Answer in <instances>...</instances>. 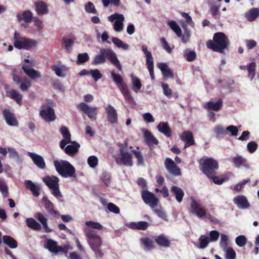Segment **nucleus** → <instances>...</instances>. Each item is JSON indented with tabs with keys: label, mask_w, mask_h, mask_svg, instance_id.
<instances>
[{
	"label": "nucleus",
	"mask_w": 259,
	"mask_h": 259,
	"mask_svg": "<svg viewBox=\"0 0 259 259\" xmlns=\"http://www.w3.org/2000/svg\"><path fill=\"white\" fill-rule=\"evenodd\" d=\"M34 217L42 224L46 232L50 233L52 231V230L48 226L47 219L42 213L38 212L36 213Z\"/></svg>",
	"instance_id": "a878e982"
},
{
	"label": "nucleus",
	"mask_w": 259,
	"mask_h": 259,
	"mask_svg": "<svg viewBox=\"0 0 259 259\" xmlns=\"http://www.w3.org/2000/svg\"><path fill=\"white\" fill-rule=\"evenodd\" d=\"M121 158H116L115 161L118 164H123L125 166H132L133 164L132 154L125 150L119 149Z\"/></svg>",
	"instance_id": "2eb2a0df"
},
{
	"label": "nucleus",
	"mask_w": 259,
	"mask_h": 259,
	"mask_svg": "<svg viewBox=\"0 0 259 259\" xmlns=\"http://www.w3.org/2000/svg\"><path fill=\"white\" fill-rule=\"evenodd\" d=\"M108 20L110 22L114 21V29L117 32H120L123 30V22L124 20L123 15L115 13L108 17Z\"/></svg>",
	"instance_id": "4468645a"
},
{
	"label": "nucleus",
	"mask_w": 259,
	"mask_h": 259,
	"mask_svg": "<svg viewBox=\"0 0 259 259\" xmlns=\"http://www.w3.org/2000/svg\"><path fill=\"white\" fill-rule=\"evenodd\" d=\"M85 225L88 227H91L92 229L102 230L103 228V226L99 223L93 221H87L85 223Z\"/></svg>",
	"instance_id": "052dcab7"
},
{
	"label": "nucleus",
	"mask_w": 259,
	"mask_h": 259,
	"mask_svg": "<svg viewBox=\"0 0 259 259\" xmlns=\"http://www.w3.org/2000/svg\"><path fill=\"white\" fill-rule=\"evenodd\" d=\"M19 84L20 85V89L22 91H27L29 88L30 87L31 83L29 79L25 78Z\"/></svg>",
	"instance_id": "09e8293b"
},
{
	"label": "nucleus",
	"mask_w": 259,
	"mask_h": 259,
	"mask_svg": "<svg viewBox=\"0 0 259 259\" xmlns=\"http://www.w3.org/2000/svg\"><path fill=\"white\" fill-rule=\"evenodd\" d=\"M58 246L57 242L52 239H48L47 241L46 248L52 252L58 253V250H57Z\"/></svg>",
	"instance_id": "a19ab883"
},
{
	"label": "nucleus",
	"mask_w": 259,
	"mask_h": 259,
	"mask_svg": "<svg viewBox=\"0 0 259 259\" xmlns=\"http://www.w3.org/2000/svg\"><path fill=\"white\" fill-rule=\"evenodd\" d=\"M77 108L83 113L86 114L92 120H95L97 119V108L90 107L84 102L79 103Z\"/></svg>",
	"instance_id": "ddd939ff"
},
{
	"label": "nucleus",
	"mask_w": 259,
	"mask_h": 259,
	"mask_svg": "<svg viewBox=\"0 0 259 259\" xmlns=\"http://www.w3.org/2000/svg\"><path fill=\"white\" fill-rule=\"evenodd\" d=\"M181 139L186 142L184 146L185 148L195 144L193 134L191 131H184L181 136Z\"/></svg>",
	"instance_id": "aec40b11"
},
{
	"label": "nucleus",
	"mask_w": 259,
	"mask_h": 259,
	"mask_svg": "<svg viewBox=\"0 0 259 259\" xmlns=\"http://www.w3.org/2000/svg\"><path fill=\"white\" fill-rule=\"evenodd\" d=\"M24 184L26 188L30 190L34 196L38 197L39 195V187L35 185L31 181L26 180L24 182Z\"/></svg>",
	"instance_id": "bb28decb"
},
{
	"label": "nucleus",
	"mask_w": 259,
	"mask_h": 259,
	"mask_svg": "<svg viewBox=\"0 0 259 259\" xmlns=\"http://www.w3.org/2000/svg\"><path fill=\"white\" fill-rule=\"evenodd\" d=\"M9 97L15 100L16 103L21 105L22 104V95L14 89L11 90L9 92Z\"/></svg>",
	"instance_id": "58836bf2"
},
{
	"label": "nucleus",
	"mask_w": 259,
	"mask_h": 259,
	"mask_svg": "<svg viewBox=\"0 0 259 259\" xmlns=\"http://www.w3.org/2000/svg\"><path fill=\"white\" fill-rule=\"evenodd\" d=\"M111 74L113 80L117 84V87L125 100L129 103L133 102L134 99L128 89L127 85L123 82L122 76L119 74H116L114 70L111 72Z\"/></svg>",
	"instance_id": "423d86ee"
},
{
	"label": "nucleus",
	"mask_w": 259,
	"mask_h": 259,
	"mask_svg": "<svg viewBox=\"0 0 259 259\" xmlns=\"http://www.w3.org/2000/svg\"><path fill=\"white\" fill-rule=\"evenodd\" d=\"M32 20L33 21L34 25L37 27V30L38 31L41 30L44 26L42 21L37 17H34Z\"/></svg>",
	"instance_id": "774afa93"
},
{
	"label": "nucleus",
	"mask_w": 259,
	"mask_h": 259,
	"mask_svg": "<svg viewBox=\"0 0 259 259\" xmlns=\"http://www.w3.org/2000/svg\"><path fill=\"white\" fill-rule=\"evenodd\" d=\"M62 42L65 45V48L68 51L72 49V47L74 42V38H67L63 37L62 39Z\"/></svg>",
	"instance_id": "49530a36"
},
{
	"label": "nucleus",
	"mask_w": 259,
	"mask_h": 259,
	"mask_svg": "<svg viewBox=\"0 0 259 259\" xmlns=\"http://www.w3.org/2000/svg\"><path fill=\"white\" fill-rule=\"evenodd\" d=\"M22 68L25 74L32 79L40 77V72L29 67L28 65H23Z\"/></svg>",
	"instance_id": "412c9836"
},
{
	"label": "nucleus",
	"mask_w": 259,
	"mask_h": 259,
	"mask_svg": "<svg viewBox=\"0 0 259 259\" xmlns=\"http://www.w3.org/2000/svg\"><path fill=\"white\" fill-rule=\"evenodd\" d=\"M214 132L216 134L217 137L226 134L225 129L221 125L217 126L214 129Z\"/></svg>",
	"instance_id": "69168bd1"
},
{
	"label": "nucleus",
	"mask_w": 259,
	"mask_h": 259,
	"mask_svg": "<svg viewBox=\"0 0 259 259\" xmlns=\"http://www.w3.org/2000/svg\"><path fill=\"white\" fill-rule=\"evenodd\" d=\"M168 24L178 37L182 36V30L178 24L174 21H169Z\"/></svg>",
	"instance_id": "c03bdc74"
},
{
	"label": "nucleus",
	"mask_w": 259,
	"mask_h": 259,
	"mask_svg": "<svg viewBox=\"0 0 259 259\" xmlns=\"http://www.w3.org/2000/svg\"><path fill=\"white\" fill-rule=\"evenodd\" d=\"M232 161L237 167H240L241 166L247 168L249 167V164L247 163L246 159L241 156L237 155L232 158Z\"/></svg>",
	"instance_id": "c85d7f7f"
},
{
	"label": "nucleus",
	"mask_w": 259,
	"mask_h": 259,
	"mask_svg": "<svg viewBox=\"0 0 259 259\" xmlns=\"http://www.w3.org/2000/svg\"><path fill=\"white\" fill-rule=\"evenodd\" d=\"M84 233L88 238V242L92 249L101 247L102 244L101 238L96 231L87 228L84 230Z\"/></svg>",
	"instance_id": "6e6552de"
},
{
	"label": "nucleus",
	"mask_w": 259,
	"mask_h": 259,
	"mask_svg": "<svg viewBox=\"0 0 259 259\" xmlns=\"http://www.w3.org/2000/svg\"><path fill=\"white\" fill-rule=\"evenodd\" d=\"M132 152L135 155V157L137 158L138 164L139 165H144V158L141 152L139 151H137L136 150H132Z\"/></svg>",
	"instance_id": "8fccbe9b"
},
{
	"label": "nucleus",
	"mask_w": 259,
	"mask_h": 259,
	"mask_svg": "<svg viewBox=\"0 0 259 259\" xmlns=\"http://www.w3.org/2000/svg\"><path fill=\"white\" fill-rule=\"evenodd\" d=\"M106 112L108 121L112 123L117 122V114L115 108L111 105H108L106 108Z\"/></svg>",
	"instance_id": "6ab92c4d"
},
{
	"label": "nucleus",
	"mask_w": 259,
	"mask_h": 259,
	"mask_svg": "<svg viewBox=\"0 0 259 259\" xmlns=\"http://www.w3.org/2000/svg\"><path fill=\"white\" fill-rule=\"evenodd\" d=\"M223 250L226 251V257L227 259H235L236 258V252L232 248L228 247Z\"/></svg>",
	"instance_id": "864d4df0"
},
{
	"label": "nucleus",
	"mask_w": 259,
	"mask_h": 259,
	"mask_svg": "<svg viewBox=\"0 0 259 259\" xmlns=\"http://www.w3.org/2000/svg\"><path fill=\"white\" fill-rule=\"evenodd\" d=\"M160 42L162 48L166 51L168 53H171L172 51L171 48L168 45V42L166 40L165 38L162 37L160 38Z\"/></svg>",
	"instance_id": "338daca9"
},
{
	"label": "nucleus",
	"mask_w": 259,
	"mask_h": 259,
	"mask_svg": "<svg viewBox=\"0 0 259 259\" xmlns=\"http://www.w3.org/2000/svg\"><path fill=\"white\" fill-rule=\"evenodd\" d=\"M161 86L163 90L164 94L167 97L170 98L172 96L171 90L169 88L167 83H162Z\"/></svg>",
	"instance_id": "0e129e2a"
},
{
	"label": "nucleus",
	"mask_w": 259,
	"mask_h": 259,
	"mask_svg": "<svg viewBox=\"0 0 259 259\" xmlns=\"http://www.w3.org/2000/svg\"><path fill=\"white\" fill-rule=\"evenodd\" d=\"M247 150L250 153H254L257 149V144L254 141L249 142L247 145Z\"/></svg>",
	"instance_id": "680f3d73"
},
{
	"label": "nucleus",
	"mask_w": 259,
	"mask_h": 259,
	"mask_svg": "<svg viewBox=\"0 0 259 259\" xmlns=\"http://www.w3.org/2000/svg\"><path fill=\"white\" fill-rule=\"evenodd\" d=\"M189 211L196 214L198 218H203L206 214V210L202 205L196 201L194 198H191V202Z\"/></svg>",
	"instance_id": "f8f14e48"
},
{
	"label": "nucleus",
	"mask_w": 259,
	"mask_h": 259,
	"mask_svg": "<svg viewBox=\"0 0 259 259\" xmlns=\"http://www.w3.org/2000/svg\"><path fill=\"white\" fill-rule=\"evenodd\" d=\"M0 191L4 198L9 197L8 187L3 179H0Z\"/></svg>",
	"instance_id": "37998d69"
},
{
	"label": "nucleus",
	"mask_w": 259,
	"mask_h": 259,
	"mask_svg": "<svg viewBox=\"0 0 259 259\" xmlns=\"http://www.w3.org/2000/svg\"><path fill=\"white\" fill-rule=\"evenodd\" d=\"M209 11L215 19L218 18L217 16L219 14V7L218 6L213 4H211Z\"/></svg>",
	"instance_id": "13d9d810"
},
{
	"label": "nucleus",
	"mask_w": 259,
	"mask_h": 259,
	"mask_svg": "<svg viewBox=\"0 0 259 259\" xmlns=\"http://www.w3.org/2000/svg\"><path fill=\"white\" fill-rule=\"evenodd\" d=\"M234 203L241 208H248L250 205L246 198L243 195H239L234 199Z\"/></svg>",
	"instance_id": "b1692460"
},
{
	"label": "nucleus",
	"mask_w": 259,
	"mask_h": 259,
	"mask_svg": "<svg viewBox=\"0 0 259 259\" xmlns=\"http://www.w3.org/2000/svg\"><path fill=\"white\" fill-rule=\"evenodd\" d=\"M98 158L95 156H91L88 158V163L90 167L94 168L98 164Z\"/></svg>",
	"instance_id": "e2e57ef3"
},
{
	"label": "nucleus",
	"mask_w": 259,
	"mask_h": 259,
	"mask_svg": "<svg viewBox=\"0 0 259 259\" xmlns=\"http://www.w3.org/2000/svg\"><path fill=\"white\" fill-rule=\"evenodd\" d=\"M54 166L56 171L63 178H75V169L73 166L66 160H61L60 162L55 161Z\"/></svg>",
	"instance_id": "20e7f679"
},
{
	"label": "nucleus",
	"mask_w": 259,
	"mask_h": 259,
	"mask_svg": "<svg viewBox=\"0 0 259 259\" xmlns=\"http://www.w3.org/2000/svg\"><path fill=\"white\" fill-rule=\"evenodd\" d=\"M37 41L31 38L27 37H22L20 40H17L14 42V47L19 50L24 49L26 50H30L36 46Z\"/></svg>",
	"instance_id": "9d476101"
},
{
	"label": "nucleus",
	"mask_w": 259,
	"mask_h": 259,
	"mask_svg": "<svg viewBox=\"0 0 259 259\" xmlns=\"http://www.w3.org/2000/svg\"><path fill=\"white\" fill-rule=\"evenodd\" d=\"M141 241L144 245V249L146 250H150L153 248V241L148 237L142 238Z\"/></svg>",
	"instance_id": "79ce46f5"
},
{
	"label": "nucleus",
	"mask_w": 259,
	"mask_h": 259,
	"mask_svg": "<svg viewBox=\"0 0 259 259\" xmlns=\"http://www.w3.org/2000/svg\"><path fill=\"white\" fill-rule=\"evenodd\" d=\"M132 89L135 93H138L142 88V83L140 79L133 74L131 75Z\"/></svg>",
	"instance_id": "4c0bfd02"
},
{
	"label": "nucleus",
	"mask_w": 259,
	"mask_h": 259,
	"mask_svg": "<svg viewBox=\"0 0 259 259\" xmlns=\"http://www.w3.org/2000/svg\"><path fill=\"white\" fill-rule=\"evenodd\" d=\"M142 51L146 56V64L153 62V58L151 52L148 51L147 48L146 46H142Z\"/></svg>",
	"instance_id": "bf43d9fd"
},
{
	"label": "nucleus",
	"mask_w": 259,
	"mask_h": 259,
	"mask_svg": "<svg viewBox=\"0 0 259 259\" xmlns=\"http://www.w3.org/2000/svg\"><path fill=\"white\" fill-rule=\"evenodd\" d=\"M3 115L6 123L10 126H16L18 125V121L14 113L9 109H5L3 111Z\"/></svg>",
	"instance_id": "f3484780"
},
{
	"label": "nucleus",
	"mask_w": 259,
	"mask_h": 259,
	"mask_svg": "<svg viewBox=\"0 0 259 259\" xmlns=\"http://www.w3.org/2000/svg\"><path fill=\"white\" fill-rule=\"evenodd\" d=\"M222 104L223 101L221 99H220L215 103H214L213 102L211 101L207 102L204 106V107L209 110H212L214 111H218L221 109L222 106Z\"/></svg>",
	"instance_id": "2f4dec72"
},
{
	"label": "nucleus",
	"mask_w": 259,
	"mask_h": 259,
	"mask_svg": "<svg viewBox=\"0 0 259 259\" xmlns=\"http://www.w3.org/2000/svg\"><path fill=\"white\" fill-rule=\"evenodd\" d=\"M26 223L28 227L34 231H38L41 229V225L33 218L27 219L26 220Z\"/></svg>",
	"instance_id": "c9c22d12"
},
{
	"label": "nucleus",
	"mask_w": 259,
	"mask_h": 259,
	"mask_svg": "<svg viewBox=\"0 0 259 259\" xmlns=\"http://www.w3.org/2000/svg\"><path fill=\"white\" fill-rule=\"evenodd\" d=\"M4 244L11 248H16L18 246L17 241L10 236L4 235L2 237Z\"/></svg>",
	"instance_id": "7c9ffc66"
},
{
	"label": "nucleus",
	"mask_w": 259,
	"mask_h": 259,
	"mask_svg": "<svg viewBox=\"0 0 259 259\" xmlns=\"http://www.w3.org/2000/svg\"><path fill=\"white\" fill-rule=\"evenodd\" d=\"M28 155L31 157L35 165L38 168L40 169H45L46 168V163L41 156L32 152H29Z\"/></svg>",
	"instance_id": "a211bd4d"
},
{
	"label": "nucleus",
	"mask_w": 259,
	"mask_h": 259,
	"mask_svg": "<svg viewBox=\"0 0 259 259\" xmlns=\"http://www.w3.org/2000/svg\"><path fill=\"white\" fill-rule=\"evenodd\" d=\"M156 243L160 246L168 247L170 246V241L164 235H160L157 236L155 239Z\"/></svg>",
	"instance_id": "473e14b6"
},
{
	"label": "nucleus",
	"mask_w": 259,
	"mask_h": 259,
	"mask_svg": "<svg viewBox=\"0 0 259 259\" xmlns=\"http://www.w3.org/2000/svg\"><path fill=\"white\" fill-rule=\"evenodd\" d=\"M199 248H205L209 243V238L207 236L205 235H201L199 239Z\"/></svg>",
	"instance_id": "603ef678"
},
{
	"label": "nucleus",
	"mask_w": 259,
	"mask_h": 259,
	"mask_svg": "<svg viewBox=\"0 0 259 259\" xmlns=\"http://www.w3.org/2000/svg\"><path fill=\"white\" fill-rule=\"evenodd\" d=\"M112 41L117 47L121 48L125 50H127L129 48V46L127 44H124L121 40L117 37H113L112 38Z\"/></svg>",
	"instance_id": "a18cd8bd"
},
{
	"label": "nucleus",
	"mask_w": 259,
	"mask_h": 259,
	"mask_svg": "<svg viewBox=\"0 0 259 259\" xmlns=\"http://www.w3.org/2000/svg\"><path fill=\"white\" fill-rule=\"evenodd\" d=\"M32 13L29 11H24L21 14H18L17 18L19 22L24 21L26 23H30L33 18Z\"/></svg>",
	"instance_id": "4be33fe9"
},
{
	"label": "nucleus",
	"mask_w": 259,
	"mask_h": 259,
	"mask_svg": "<svg viewBox=\"0 0 259 259\" xmlns=\"http://www.w3.org/2000/svg\"><path fill=\"white\" fill-rule=\"evenodd\" d=\"M39 115L44 120L48 122L53 121L56 119V116L53 108L51 107L46 108L45 105L41 106Z\"/></svg>",
	"instance_id": "9b49d317"
},
{
	"label": "nucleus",
	"mask_w": 259,
	"mask_h": 259,
	"mask_svg": "<svg viewBox=\"0 0 259 259\" xmlns=\"http://www.w3.org/2000/svg\"><path fill=\"white\" fill-rule=\"evenodd\" d=\"M144 137L145 139V142L148 145H150L151 144L157 145L159 144L158 140L148 130H146L145 132Z\"/></svg>",
	"instance_id": "72a5a7b5"
},
{
	"label": "nucleus",
	"mask_w": 259,
	"mask_h": 259,
	"mask_svg": "<svg viewBox=\"0 0 259 259\" xmlns=\"http://www.w3.org/2000/svg\"><path fill=\"white\" fill-rule=\"evenodd\" d=\"M60 132L63 137L60 142V147L64 149L65 152L69 155H73L78 151L80 144L71 140V134L66 126H62Z\"/></svg>",
	"instance_id": "f257e3e1"
},
{
	"label": "nucleus",
	"mask_w": 259,
	"mask_h": 259,
	"mask_svg": "<svg viewBox=\"0 0 259 259\" xmlns=\"http://www.w3.org/2000/svg\"><path fill=\"white\" fill-rule=\"evenodd\" d=\"M229 175H230V173H228L220 176H216L215 175H213L211 177H209L208 178L211 180L214 184L217 185H221L224 182L229 180Z\"/></svg>",
	"instance_id": "c756f323"
},
{
	"label": "nucleus",
	"mask_w": 259,
	"mask_h": 259,
	"mask_svg": "<svg viewBox=\"0 0 259 259\" xmlns=\"http://www.w3.org/2000/svg\"><path fill=\"white\" fill-rule=\"evenodd\" d=\"M34 6L35 10L39 15H44L49 13L48 5L42 1L35 2Z\"/></svg>",
	"instance_id": "5701e85b"
},
{
	"label": "nucleus",
	"mask_w": 259,
	"mask_h": 259,
	"mask_svg": "<svg viewBox=\"0 0 259 259\" xmlns=\"http://www.w3.org/2000/svg\"><path fill=\"white\" fill-rule=\"evenodd\" d=\"M164 166L169 174L176 177L181 175L180 168L171 159L166 158L165 160Z\"/></svg>",
	"instance_id": "dca6fc26"
},
{
	"label": "nucleus",
	"mask_w": 259,
	"mask_h": 259,
	"mask_svg": "<svg viewBox=\"0 0 259 259\" xmlns=\"http://www.w3.org/2000/svg\"><path fill=\"white\" fill-rule=\"evenodd\" d=\"M52 69L54 71L56 74L59 77H64L65 76V72L67 69L65 66L61 65L59 66L58 65H54L52 67Z\"/></svg>",
	"instance_id": "ea45409f"
},
{
	"label": "nucleus",
	"mask_w": 259,
	"mask_h": 259,
	"mask_svg": "<svg viewBox=\"0 0 259 259\" xmlns=\"http://www.w3.org/2000/svg\"><path fill=\"white\" fill-rule=\"evenodd\" d=\"M158 130L163 134L166 137L169 138L171 136V130L168 125V122H160L157 125Z\"/></svg>",
	"instance_id": "393cba45"
},
{
	"label": "nucleus",
	"mask_w": 259,
	"mask_h": 259,
	"mask_svg": "<svg viewBox=\"0 0 259 259\" xmlns=\"http://www.w3.org/2000/svg\"><path fill=\"white\" fill-rule=\"evenodd\" d=\"M184 56L187 60L189 62L194 61L196 57V54L195 52L188 51L187 50L184 52Z\"/></svg>",
	"instance_id": "3c124183"
},
{
	"label": "nucleus",
	"mask_w": 259,
	"mask_h": 259,
	"mask_svg": "<svg viewBox=\"0 0 259 259\" xmlns=\"http://www.w3.org/2000/svg\"><path fill=\"white\" fill-rule=\"evenodd\" d=\"M200 168L207 177L216 175L219 169L218 162L212 158H207L200 162Z\"/></svg>",
	"instance_id": "39448f33"
},
{
	"label": "nucleus",
	"mask_w": 259,
	"mask_h": 259,
	"mask_svg": "<svg viewBox=\"0 0 259 259\" xmlns=\"http://www.w3.org/2000/svg\"><path fill=\"white\" fill-rule=\"evenodd\" d=\"M106 59L110 61L119 71H122L121 65L118 60L116 54L112 50L109 49H101L100 54L95 56L92 64L93 65L103 64L106 62Z\"/></svg>",
	"instance_id": "7ed1b4c3"
},
{
	"label": "nucleus",
	"mask_w": 259,
	"mask_h": 259,
	"mask_svg": "<svg viewBox=\"0 0 259 259\" xmlns=\"http://www.w3.org/2000/svg\"><path fill=\"white\" fill-rule=\"evenodd\" d=\"M228 236L225 234H222L221 235L220 246L223 249H225V248L228 247Z\"/></svg>",
	"instance_id": "6e6d98bb"
},
{
	"label": "nucleus",
	"mask_w": 259,
	"mask_h": 259,
	"mask_svg": "<svg viewBox=\"0 0 259 259\" xmlns=\"http://www.w3.org/2000/svg\"><path fill=\"white\" fill-rule=\"evenodd\" d=\"M89 56L87 53L78 54L77 55V64H83L89 61Z\"/></svg>",
	"instance_id": "de8ad7c7"
},
{
	"label": "nucleus",
	"mask_w": 259,
	"mask_h": 259,
	"mask_svg": "<svg viewBox=\"0 0 259 259\" xmlns=\"http://www.w3.org/2000/svg\"><path fill=\"white\" fill-rule=\"evenodd\" d=\"M235 242L239 247L244 246L247 243V239L244 235H240L236 238Z\"/></svg>",
	"instance_id": "5fc2aeb1"
},
{
	"label": "nucleus",
	"mask_w": 259,
	"mask_h": 259,
	"mask_svg": "<svg viewBox=\"0 0 259 259\" xmlns=\"http://www.w3.org/2000/svg\"><path fill=\"white\" fill-rule=\"evenodd\" d=\"M171 191L176 196L177 201L179 203L181 202L184 196V192L183 190L178 186H172Z\"/></svg>",
	"instance_id": "f704fd0d"
},
{
	"label": "nucleus",
	"mask_w": 259,
	"mask_h": 259,
	"mask_svg": "<svg viewBox=\"0 0 259 259\" xmlns=\"http://www.w3.org/2000/svg\"><path fill=\"white\" fill-rule=\"evenodd\" d=\"M43 182L52 190V194L58 199H60L63 196L59 190V179L55 176H46L42 179Z\"/></svg>",
	"instance_id": "0eeeda50"
},
{
	"label": "nucleus",
	"mask_w": 259,
	"mask_h": 259,
	"mask_svg": "<svg viewBox=\"0 0 259 259\" xmlns=\"http://www.w3.org/2000/svg\"><path fill=\"white\" fill-rule=\"evenodd\" d=\"M141 195L144 203L149 205L152 209H154L158 205L159 200L152 192L143 190L141 192Z\"/></svg>",
	"instance_id": "1a4fd4ad"
},
{
	"label": "nucleus",
	"mask_w": 259,
	"mask_h": 259,
	"mask_svg": "<svg viewBox=\"0 0 259 259\" xmlns=\"http://www.w3.org/2000/svg\"><path fill=\"white\" fill-rule=\"evenodd\" d=\"M259 15L258 8L250 9L247 13L245 14V17L249 21H254Z\"/></svg>",
	"instance_id": "e433bc0d"
},
{
	"label": "nucleus",
	"mask_w": 259,
	"mask_h": 259,
	"mask_svg": "<svg viewBox=\"0 0 259 259\" xmlns=\"http://www.w3.org/2000/svg\"><path fill=\"white\" fill-rule=\"evenodd\" d=\"M84 9L88 13L96 14L97 13L94 4L91 2H88L85 5Z\"/></svg>",
	"instance_id": "4d7b16f0"
},
{
	"label": "nucleus",
	"mask_w": 259,
	"mask_h": 259,
	"mask_svg": "<svg viewBox=\"0 0 259 259\" xmlns=\"http://www.w3.org/2000/svg\"><path fill=\"white\" fill-rule=\"evenodd\" d=\"M239 68L241 70H245L247 69L248 72V77L250 78V80L253 78L255 75L256 63L255 62L249 63L247 66L241 65Z\"/></svg>",
	"instance_id": "cd10ccee"
},
{
	"label": "nucleus",
	"mask_w": 259,
	"mask_h": 259,
	"mask_svg": "<svg viewBox=\"0 0 259 259\" xmlns=\"http://www.w3.org/2000/svg\"><path fill=\"white\" fill-rule=\"evenodd\" d=\"M230 41L226 35L222 32H216L213 34V39L208 40L206 42L208 49L214 52L223 53L228 49Z\"/></svg>",
	"instance_id": "f03ea898"
}]
</instances>
